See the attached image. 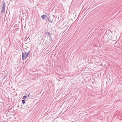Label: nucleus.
Segmentation results:
<instances>
[{
    "label": "nucleus",
    "instance_id": "obj_3",
    "mask_svg": "<svg viewBox=\"0 0 122 122\" xmlns=\"http://www.w3.org/2000/svg\"><path fill=\"white\" fill-rule=\"evenodd\" d=\"M26 97V96H23V98L24 100H25Z\"/></svg>",
    "mask_w": 122,
    "mask_h": 122
},
{
    "label": "nucleus",
    "instance_id": "obj_2",
    "mask_svg": "<svg viewBox=\"0 0 122 122\" xmlns=\"http://www.w3.org/2000/svg\"><path fill=\"white\" fill-rule=\"evenodd\" d=\"M46 17H47V15H42L41 16V17L43 19H44Z\"/></svg>",
    "mask_w": 122,
    "mask_h": 122
},
{
    "label": "nucleus",
    "instance_id": "obj_4",
    "mask_svg": "<svg viewBox=\"0 0 122 122\" xmlns=\"http://www.w3.org/2000/svg\"><path fill=\"white\" fill-rule=\"evenodd\" d=\"M22 103L23 104H24L25 103V100H23L22 101Z\"/></svg>",
    "mask_w": 122,
    "mask_h": 122
},
{
    "label": "nucleus",
    "instance_id": "obj_1",
    "mask_svg": "<svg viewBox=\"0 0 122 122\" xmlns=\"http://www.w3.org/2000/svg\"><path fill=\"white\" fill-rule=\"evenodd\" d=\"M28 53L25 52L23 53L22 59L23 60L25 59L28 56Z\"/></svg>",
    "mask_w": 122,
    "mask_h": 122
},
{
    "label": "nucleus",
    "instance_id": "obj_5",
    "mask_svg": "<svg viewBox=\"0 0 122 122\" xmlns=\"http://www.w3.org/2000/svg\"><path fill=\"white\" fill-rule=\"evenodd\" d=\"M49 35H50V33H49V32H47V33Z\"/></svg>",
    "mask_w": 122,
    "mask_h": 122
}]
</instances>
